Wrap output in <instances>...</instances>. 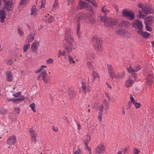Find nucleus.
Segmentation results:
<instances>
[{
	"instance_id": "f257e3e1",
	"label": "nucleus",
	"mask_w": 154,
	"mask_h": 154,
	"mask_svg": "<svg viewBox=\"0 0 154 154\" xmlns=\"http://www.w3.org/2000/svg\"><path fill=\"white\" fill-rule=\"evenodd\" d=\"M87 12L84 13H82L79 16H78L77 18V22L80 23L79 21L82 18L86 22L93 23L94 22V20L92 18V16L94 14V11L92 8H90L87 9Z\"/></svg>"
},
{
	"instance_id": "f03ea898",
	"label": "nucleus",
	"mask_w": 154,
	"mask_h": 154,
	"mask_svg": "<svg viewBox=\"0 0 154 154\" xmlns=\"http://www.w3.org/2000/svg\"><path fill=\"white\" fill-rule=\"evenodd\" d=\"M65 39L66 42L65 48L68 52H71L72 50V43L73 42V39L71 37V34L69 30L65 31Z\"/></svg>"
},
{
	"instance_id": "7ed1b4c3",
	"label": "nucleus",
	"mask_w": 154,
	"mask_h": 154,
	"mask_svg": "<svg viewBox=\"0 0 154 154\" xmlns=\"http://www.w3.org/2000/svg\"><path fill=\"white\" fill-rule=\"evenodd\" d=\"M100 21L104 23L105 26L110 27L116 26L118 22V20L117 19L109 18L106 16L100 17Z\"/></svg>"
},
{
	"instance_id": "20e7f679",
	"label": "nucleus",
	"mask_w": 154,
	"mask_h": 154,
	"mask_svg": "<svg viewBox=\"0 0 154 154\" xmlns=\"http://www.w3.org/2000/svg\"><path fill=\"white\" fill-rule=\"evenodd\" d=\"M92 41L95 43L94 46L97 53L101 54L103 51L101 40L98 38L97 36H95L93 37Z\"/></svg>"
},
{
	"instance_id": "39448f33",
	"label": "nucleus",
	"mask_w": 154,
	"mask_h": 154,
	"mask_svg": "<svg viewBox=\"0 0 154 154\" xmlns=\"http://www.w3.org/2000/svg\"><path fill=\"white\" fill-rule=\"evenodd\" d=\"M132 25L137 33L140 32L143 29V25L142 21L138 20H134L132 23Z\"/></svg>"
},
{
	"instance_id": "423d86ee",
	"label": "nucleus",
	"mask_w": 154,
	"mask_h": 154,
	"mask_svg": "<svg viewBox=\"0 0 154 154\" xmlns=\"http://www.w3.org/2000/svg\"><path fill=\"white\" fill-rule=\"evenodd\" d=\"M47 73L45 70H43L40 74L39 75L37 79L38 80L42 79L44 82L45 83H48L50 80V78L49 77L47 76Z\"/></svg>"
},
{
	"instance_id": "0eeeda50",
	"label": "nucleus",
	"mask_w": 154,
	"mask_h": 154,
	"mask_svg": "<svg viewBox=\"0 0 154 154\" xmlns=\"http://www.w3.org/2000/svg\"><path fill=\"white\" fill-rule=\"evenodd\" d=\"M128 72L131 73L132 75H134L133 76L135 75L136 77V75L135 72L139 71L141 69L140 66L138 64L134 66L133 67L130 66L127 68Z\"/></svg>"
},
{
	"instance_id": "6e6552de",
	"label": "nucleus",
	"mask_w": 154,
	"mask_h": 154,
	"mask_svg": "<svg viewBox=\"0 0 154 154\" xmlns=\"http://www.w3.org/2000/svg\"><path fill=\"white\" fill-rule=\"evenodd\" d=\"M149 13V9L147 7H144L142 8L141 10L139 11V18H143Z\"/></svg>"
},
{
	"instance_id": "1a4fd4ad",
	"label": "nucleus",
	"mask_w": 154,
	"mask_h": 154,
	"mask_svg": "<svg viewBox=\"0 0 154 154\" xmlns=\"http://www.w3.org/2000/svg\"><path fill=\"white\" fill-rule=\"evenodd\" d=\"M13 0H3V3L6 9L8 11H11L13 5Z\"/></svg>"
},
{
	"instance_id": "9d476101",
	"label": "nucleus",
	"mask_w": 154,
	"mask_h": 154,
	"mask_svg": "<svg viewBox=\"0 0 154 154\" xmlns=\"http://www.w3.org/2000/svg\"><path fill=\"white\" fill-rule=\"evenodd\" d=\"M122 14L124 17H127L130 20H133L134 18V13L131 11L124 10L123 11Z\"/></svg>"
},
{
	"instance_id": "9b49d317",
	"label": "nucleus",
	"mask_w": 154,
	"mask_h": 154,
	"mask_svg": "<svg viewBox=\"0 0 154 154\" xmlns=\"http://www.w3.org/2000/svg\"><path fill=\"white\" fill-rule=\"evenodd\" d=\"M17 140V137L15 135L11 136L7 139V143L9 146L14 145L15 144Z\"/></svg>"
},
{
	"instance_id": "f8f14e48",
	"label": "nucleus",
	"mask_w": 154,
	"mask_h": 154,
	"mask_svg": "<svg viewBox=\"0 0 154 154\" xmlns=\"http://www.w3.org/2000/svg\"><path fill=\"white\" fill-rule=\"evenodd\" d=\"M137 80V78L135 75H132L127 80L125 83V85L127 87H129L132 86L135 81Z\"/></svg>"
},
{
	"instance_id": "ddd939ff",
	"label": "nucleus",
	"mask_w": 154,
	"mask_h": 154,
	"mask_svg": "<svg viewBox=\"0 0 154 154\" xmlns=\"http://www.w3.org/2000/svg\"><path fill=\"white\" fill-rule=\"evenodd\" d=\"M91 139V137L88 135L86 136V140H85L84 141L85 145V148L87 150L89 154H92V152L91 149L88 146V144L89 143V141Z\"/></svg>"
},
{
	"instance_id": "4468645a",
	"label": "nucleus",
	"mask_w": 154,
	"mask_h": 154,
	"mask_svg": "<svg viewBox=\"0 0 154 154\" xmlns=\"http://www.w3.org/2000/svg\"><path fill=\"white\" fill-rule=\"evenodd\" d=\"M105 150V147L103 145L100 144L96 148V152L99 154H103Z\"/></svg>"
},
{
	"instance_id": "2eb2a0df",
	"label": "nucleus",
	"mask_w": 154,
	"mask_h": 154,
	"mask_svg": "<svg viewBox=\"0 0 154 154\" xmlns=\"http://www.w3.org/2000/svg\"><path fill=\"white\" fill-rule=\"evenodd\" d=\"M88 4L85 2L80 0L79 2L78 6L77 8V10L87 8L88 6Z\"/></svg>"
},
{
	"instance_id": "dca6fc26",
	"label": "nucleus",
	"mask_w": 154,
	"mask_h": 154,
	"mask_svg": "<svg viewBox=\"0 0 154 154\" xmlns=\"http://www.w3.org/2000/svg\"><path fill=\"white\" fill-rule=\"evenodd\" d=\"M116 34L126 38L127 36L129 34V32L125 30L121 29L117 30L116 31Z\"/></svg>"
},
{
	"instance_id": "f3484780",
	"label": "nucleus",
	"mask_w": 154,
	"mask_h": 154,
	"mask_svg": "<svg viewBox=\"0 0 154 154\" xmlns=\"http://www.w3.org/2000/svg\"><path fill=\"white\" fill-rule=\"evenodd\" d=\"M98 77V75L95 71H93L91 74L89 75L88 77V81L90 82H94L95 79Z\"/></svg>"
},
{
	"instance_id": "a211bd4d",
	"label": "nucleus",
	"mask_w": 154,
	"mask_h": 154,
	"mask_svg": "<svg viewBox=\"0 0 154 154\" xmlns=\"http://www.w3.org/2000/svg\"><path fill=\"white\" fill-rule=\"evenodd\" d=\"M39 44V43L38 41H35L32 43L31 48L33 52H36Z\"/></svg>"
},
{
	"instance_id": "6ab92c4d",
	"label": "nucleus",
	"mask_w": 154,
	"mask_h": 154,
	"mask_svg": "<svg viewBox=\"0 0 154 154\" xmlns=\"http://www.w3.org/2000/svg\"><path fill=\"white\" fill-rule=\"evenodd\" d=\"M107 69L109 72V75L112 79L114 78V71L113 68L111 65H107Z\"/></svg>"
},
{
	"instance_id": "aec40b11",
	"label": "nucleus",
	"mask_w": 154,
	"mask_h": 154,
	"mask_svg": "<svg viewBox=\"0 0 154 154\" xmlns=\"http://www.w3.org/2000/svg\"><path fill=\"white\" fill-rule=\"evenodd\" d=\"M68 92L69 98L71 99H74L76 96V94L74 89L72 88L69 89Z\"/></svg>"
},
{
	"instance_id": "412c9836",
	"label": "nucleus",
	"mask_w": 154,
	"mask_h": 154,
	"mask_svg": "<svg viewBox=\"0 0 154 154\" xmlns=\"http://www.w3.org/2000/svg\"><path fill=\"white\" fill-rule=\"evenodd\" d=\"M130 23L128 21L122 20L120 22L119 26L121 27L127 28L130 26Z\"/></svg>"
},
{
	"instance_id": "4be33fe9",
	"label": "nucleus",
	"mask_w": 154,
	"mask_h": 154,
	"mask_svg": "<svg viewBox=\"0 0 154 154\" xmlns=\"http://www.w3.org/2000/svg\"><path fill=\"white\" fill-rule=\"evenodd\" d=\"M153 82V77L150 74H148L146 77V83L147 85H150Z\"/></svg>"
},
{
	"instance_id": "5701e85b",
	"label": "nucleus",
	"mask_w": 154,
	"mask_h": 154,
	"mask_svg": "<svg viewBox=\"0 0 154 154\" xmlns=\"http://www.w3.org/2000/svg\"><path fill=\"white\" fill-rule=\"evenodd\" d=\"M35 34L34 32H32L27 37L26 40V42L29 43L32 42L34 39Z\"/></svg>"
},
{
	"instance_id": "b1692460",
	"label": "nucleus",
	"mask_w": 154,
	"mask_h": 154,
	"mask_svg": "<svg viewBox=\"0 0 154 154\" xmlns=\"http://www.w3.org/2000/svg\"><path fill=\"white\" fill-rule=\"evenodd\" d=\"M5 12L3 10H0V20L2 23H3L4 19L6 17Z\"/></svg>"
},
{
	"instance_id": "393cba45",
	"label": "nucleus",
	"mask_w": 154,
	"mask_h": 154,
	"mask_svg": "<svg viewBox=\"0 0 154 154\" xmlns=\"http://www.w3.org/2000/svg\"><path fill=\"white\" fill-rule=\"evenodd\" d=\"M45 20L49 23H52L54 20V17L52 16H50L49 14H48L47 15H46L44 18Z\"/></svg>"
},
{
	"instance_id": "a878e982",
	"label": "nucleus",
	"mask_w": 154,
	"mask_h": 154,
	"mask_svg": "<svg viewBox=\"0 0 154 154\" xmlns=\"http://www.w3.org/2000/svg\"><path fill=\"white\" fill-rule=\"evenodd\" d=\"M30 134L32 143L34 144H35L36 143V137L37 134L36 133H32Z\"/></svg>"
},
{
	"instance_id": "bb28decb",
	"label": "nucleus",
	"mask_w": 154,
	"mask_h": 154,
	"mask_svg": "<svg viewBox=\"0 0 154 154\" xmlns=\"http://www.w3.org/2000/svg\"><path fill=\"white\" fill-rule=\"evenodd\" d=\"M6 79L8 82H11L13 77L11 73L10 72H8L6 73Z\"/></svg>"
},
{
	"instance_id": "cd10ccee",
	"label": "nucleus",
	"mask_w": 154,
	"mask_h": 154,
	"mask_svg": "<svg viewBox=\"0 0 154 154\" xmlns=\"http://www.w3.org/2000/svg\"><path fill=\"white\" fill-rule=\"evenodd\" d=\"M137 33L141 35L144 38H148L150 35V34L147 32H143V29L141 30L140 32H138Z\"/></svg>"
},
{
	"instance_id": "c85d7f7f",
	"label": "nucleus",
	"mask_w": 154,
	"mask_h": 154,
	"mask_svg": "<svg viewBox=\"0 0 154 154\" xmlns=\"http://www.w3.org/2000/svg\"><path fill=\"white\" fill-rule=\"evenodd\" d=\"M80 27V23H78L77 24V26L76 27V31L77 35L79 38L81 37Z\"/></svg>"
},
{
	"instance_id": "c756f323",
	"label": "nucleus",
	"mask_w": 154,
	"mask_h": 154,
	"mask_svg": "<svg viewBox=\"0 0 154 154\" xmlns=\"http://www.w3.org/2000/svg\"><path fill=\"white\" fill-rule=\"evenodd\" d=\"M37 14V9L35 6H33L31 9V15H33V16H35Z\"/></svg>"
},
{
	"instance_id": "7c9ffc66",
	"label": "nucleus",
	"mask_w": 154,
	"mask_h": 154,
	"mask_svg": "<svg viewBox=\"0 0 154 154\" xmlns=\"http://www.w3.org/2000/svg\"><path fill=\"white\" fill-rule=\"evenodd\" d=\"M125 75V74L123 73H119L117 74L116 75L114 74V78L115 77L117 79H122Z\"/></svg>"
},
{
	"instance_id": "2f4dec72",
	"label": "nucleus",
	"mask_w": 154,
	"mask_h": 154,
	"mask_svg": "<svg viewBox=\"0 0 154 154\" xmlns=\"http://www.w3.org/2000/svg\"><path fill=\"white\" fill-rule=\"evenodd\" d=\"M154 20V18L152 16H148L146 19H145V21L147 22L148 24H151Z\"/></svg>"
},
{
	"instance_id": "473e14b6",
	"label": "nucleus",
	"mask_w": 154,
	"mask_h": 154,
	"mask_svg": "<svg viewBox=\"0 0 154 154\" xmlns=\"http://www.w3.org/2000/svg\"><path fill=\"white\" fill-rule=\"evenodd\" d=\"M81 89L84 93L86 94L87 89L86 88V83L85 82H83L82 83Z\"/></svg>"
},
{
	"instance_id": "72a5a7b5",
	"label": "nucleus",
	"mask_w": 154,
	"mask_h": 154,
	"mask_svg": "<svg viewBox=\"0 0 154 154\" xmlns=\"http://www.w3.org/2000/svg\"><path fill=\"white\" fill-rule=\"evenodd\" d=\"M87 66L90 70H92L94 69L93 66L90 61H88L86 63Z\"/></svg>"
},
{
	"instance_id": "f704fd0d",
	"label": "nucleus",
	"mask_w": 154,
	"mask_h": 154,
	"mask_svg": "<svg viewBox=\"0 0 154 154\" xmlns=\"http://www.w3.org/2000/svg\"><path fill=\"white\" fill-rule=\"evenodd\" d=\"M29 1V0H21L20 1L19 4V6L20 7H22L24 5L26 4V2Z\"/></svg>"
},
{
	"instance_id": "c9c22d12",
	"label": "nucleus",
	"mask_w": 154,
	"mask_h": 154,
	"mask_svg": "<svg viewBox=\"0 0 154 154\" xmlns=\"http://www.w3.org/2000/svg\"><path fill=\"white\" fill-rule=\"evenodd\" d=\"M7 113V110L4 108H1L0 109V114L3 115H6Z\"/></svg>"
},
{
	"instance_id": "e433bc0d",
	"label": "nucleus",
	"mask_w": 154,
	"mask_h": 154,
	"mask_svg": "<svg viewBox=\"0 0 154 154\" xmlns=\"http://www.w3.org/2000/svg\"><path fill=\"white\" fill-rule=\"evenodd\" d=\"M30 45L29 44H25L23 47V51L24 52H26L27 50L30 48Z\"/></svg>"
},
{
	"instance_id": "4c0bfd02",
	"label": "nucleus",
	"mask_w": 154,
	"mask_h": 154,
	"mask_svg": "<svg viewBox=\"0 0 154 154\" xmlns=\"http://www.w3.org/2000/svg\"><path fill=\"white\" fill-rule=\"evenodd\" d=\"M68 61L69 63L71 64H74L75 63V62L74 61V59L71 56L69 55L68 56Z\"/></svg>"
},
{
	"instance_id": "58836bf2",
	"label": "nucleus",
	"mask_w": 154,
	"mask_h": 154,
	"mask_svg": "<svg viewBox=\"0 0 154 154\" xmlns=\"http://www.w3.org/2000/svg\"><path fill=\"white\" fill-rule=\"evenodd\" d=\"M104 106L103 105H101L99 107V114H103Z\"/></svg>"
},
{
	"instance_id": "ea45409f",
	"label": "nucleus",
	"mask_w": 154,
	"mask_h": 154,
	"mask_svg": "<svg viewBox=\"0 0 154 154\" xmlns=\"http://www.w3.org/2000/svg\"><path fill=\"white\" fill-rule=\"evenodd\" d=\"M29 106L33 110V112H36V110L35 109V104L34 103H32L30 104Z\"/></svg>"
},
{
	"instance_id": "a19ab883",
	"label": "nucleus",
	"mask_w": 154,
	"mask_h": 154,
	"mask_svg": "<svg viewBox=\"0 0 154 154\" xmlns=\"http://www.w3.org/2000/svg\"><path fill=\"white\" fill-rule=\"evenodd\" d=\"M101 11L102 12L105 14L108 13L109 11L108 10L105 8V7H102Z\"/></svg>"
},
{
	"instance_id": "79ce46f5",
	"label": "nucleus",
	"mask_w": 154,
	"mask_h": 154,
	"mask_svg": "<svg viewBox=\"0 0 154 154\" xmlns=\"http://www.w3.org/2000/svg\"><path fill=\"white\" fill-rule=\"evenodd\" d=\"M64 53L63 52L60 50H59L57 54V56L58 57H59L62 56H63L64 55Z\"/></svg>"
},
{
	"instance_id": "37998d69",
	"label": "nucleus",
	"mask_w": 154,
	"mask_h": 154,
	"mask_svg": "<svg viewBox=\"0 0 154 154\" xmlns=\"http://www.w3.org/2000/svg\"><path fill=\"white\" fill-rule=\"evenodd\" d=\"M54 60L52 58L46 60L47 64H50L54 63Z\"/></svg>"
},
{
	"instance_id": "c03bdc74",
	"label": "nucleus",
	"mask_w": 154,
	"mask_h": 154,
	"mask_svg": "<svg viewBox=\"0 0 154 154\" xmlns=\"http://www.w3.org/2000/svg\"><path fill=\"white\" fill-rule=\"evenodd\" d=\"M18 32L20 36H23L24 34V33L22 31L21 28H19L18 29Z\"/></svg>"
},
{
	"instance_id": "a18cd8bd",
	"label": "nucleus",
	"mask_w": 154,
	"mask_h": 154,
	"mask_svg": "<svg viewBox=\"0 0 154 154\" xmlns=\"http://www.w3.org/2000/svg\"><path fill=\"white\" fill-rule=\"evenodd\" d=\"M5 61L7 64L9 65H11L13 63V61L11 59L7 60Z\"/></svg>"
},
{
	"instance_id": "49530a36",
	"label": "nucleus",
	"mask_w": 154,
	"mask_h": 154,
	"mask_svg": "<svg viewBox=\"0 0 154 154\" xmlns=\"http://www.w3.org/2000/svg\"><path fill=\"white\" fill-rule=\"evenodd\" d=\"M140 152V151L137 148L134 149L133 151V154H138Z\"/></svg>"
},
{
	"instance_id": "de8ad7c7",
	"label": "nucleus",
	"mask_w": 154,
	"mask_h": 154,
	"mask_svg": "<svg viewBox=\"0 0 154 154\" xmlns=\"http://www.w3.org/2000/svg\"><path fill=\"white\" fill-rule=\"evenodd\" d=\"M103 103L105 105L106 107V108L108 109L109 108V103L108 101L106 100H105L103 101Z\"/></svg>"
},
{
	"instance_id": "09e8293b",
	"label": "nucleus",
	"mask_w": 154,
	"mask_h": 154,
	"mask_svg": "<svg viewBox=\"0 0 154 154\" xmlns=\"http://www.w3.org/2000/svg\"><path fill=\"white\" fill-rule=\"evenodd\" d=\"M130 99L131 100L130 101L133 104H134V103L135 102V100L133 97L132 95H130Z\"/></svg>"
},
{
	"instance_id": "8fccbe9b",
	"label": "nucleus",
	"mask_w": 154,
	"mask_h": 154,
	"mask_svg": "<svg viewBox=\"0 0 154 154\" xmlns=\"http://www.w3.org/2000/svg\"><path fill=\"white\" fill-rule=\"evenodd\" d=\"M21 93L20 91H19L18 92H17L15 94L13 93V96L16 97H18L21 94Z\"/></svg>"
},
{
	"instance_id": "3c124183",
	"label": "nucleus",
	"mask_w": 154,
	"mask_h": 154,
	"mask_svg": "<svg viewBox=\"0 0 154 154\" xmlns=\"http://www.w3.org/2000/svg\"><path fill=\"white\" fill-rule=\"evenodd\" d=\"M134 104L135 107L136 109L139 108L140 106V104L139 103L135 102L134 103Z\"/></svg>"
},
{
	"instance_id": "603ef678",
	"label": "nucleus",
	"mask_w": 154,
	"mask_h": 154,
	"mask_svg": "<svg viewBox=\"0 0 154 154\" xmlns=\"http://www.w3.org/2000/svg\"><path fill=\"white\" fill-rule=\"evenodd\" d=\"M45 2L46 0H42L41 2V5L40 6V8H43L44 7Z\"/></svg>"
},
{
	"instance_id": "864d4df0",
	"label": "nucleus",
	"mask_w": 154,
	"mask_h": 154,
	"mask_svg": "<svg viewBox=\"0 0 154 154\" xmlns=\"http://www.w3.org/2000/svg\"><path fill=\"white\" fill-rule=\"evenodd\" d=\"M24 99L25 97H21L18 98L17 99V101H18V102H20L23 100Z\"/></svg>"
},
{
	"instance_id": "5fc2aeb1",
	"label": "nucleus",
	"mask_w": 154,
	"mask_h": 154,
	"mask_svg": "<svg viewBox=\"0 0 154 154\" xmlns=\"http://www.w3.org/2000/svg\"><path fill=\"white\" fill-rule=\"evenodd\" d=\"M81 153V150L79 149L78 148L74 153V154H80Z\"/></svg>"
},
{
	"instance_id": "6e6d98bb",
	"label": "nucleus",
	"mask_w": 154,
	"mask_h": 154,
	"mask_svg": "<svg viewBox=\"0 0 154 154\" xmlns=\"http://www.w3.org/2000/svg\"><path fill=\"white\" fill-rule=\"evenodd\" d=\"M14 110L17 113H19L20 112V109L19 108H15Z\"/></svg>"
},
{
	"instance_id": "4d7b16f0",
	"label": "nucleus",
	"mask_w": 154,
	"mask_h": 154,
	"mask_svg": "<svg viewBox=\"0 0 154 154\" xmlns=\"http://www.w3.org/2000/svg\"><path fill=\"white\" fill-rule=\"evenodd\" d=\"M52 130L54 131L57 132L58 131V129L56 127L53 126L52 127Z\"/></svg>"
},
{
	"instance_id": "13d9d810",
	"label": "nucleus",
	"mask_w": 154,
	"mask_h": 154,
	"mask_svg": "<svg viewBox=\"0 0 154 154\" xmlns=\"http://www.w3.org/2000/svg\"><path fill=\"white\" fill-rule=\"evenodd\" d=\"M103 114H99V115L98 117V119L100 121H101L102 120V116Z\"/></svg>"
},
{
	"instance_id": "bf43d9fd",
	"label": "nucleus",
	"mask_w": 154,
	"mask_h": 154,
	"mask_svg": "<svg viewBox=\"0 0 154 154\" xmlns=\"http://www.w3.org/2000/svg\"><path fill=\"white\" fill-rule=\"evenodd\" d=\"M29 131L30 134H31L32 133H35L34 131V129L33 128H30L29 130Z\"/></svg>"
},
{
	"instance_id": "052dcab7",
	"label": "nucleus",
	"mask_w": 154,
	"mask_h": 154,
	"mask_svg": "<svg viewBox=\"0 0 154 154\" xmlns=\"http://www.w3.org/2000/svg\"><path fill=\"white\" fill-rule=\"evenodd\" d=\"M137 7L140 8H142L143 5L141 3H139L137 5Z\"/></svg>"
},
{
	"instance_id": "680f3d73",
	"label": "nucleus",
	"mask_w": 154,
	"mask_h": 154,
	"mask_svg": "<svg viewBox=\"0 0 154 154\" xmlns=\"http://www.w3.org/2000/svg\"><path fill=\"white\" fill-rule=\"evenodd\" d=\"M57 5L58 3L55 2L53 5V8H54L56 7L57 6Z\"/></svg>"
},
{
	"instance_id": "e2e57ef3",
	"label": "nucleus",
	"mask_w": 154,
	"mask_h": 154,
	"mask_svg": "<svg viewBox=\"0 0 154 154\" xmlns=\"http://www.w3.org/2000/svg\"><path fill=\"white\" fill-rule=\"evenodd\" d=\"M106 85L107 86V87L109 88H110V89L112 87H111V85L109 84L107 82H106Z\"/></svg>"
},
{
	"instance_id": "0e129e2a",
	"label": "nucleus",
	"mask_w": 154,
	"mask_h": 154,
	"mask_svg": "<svg viewBox=\"0 0 154 154\" xmlns=\"http://www.w3.org/2000/svg\"><path fill=\"white\" fill-rule=\"evenodd\" d=\"M131 102L130 101H129L128 103V108H130L131 107Z\"/></svg>"
},
{
	"instance_id": "69168bd1",
	"label": "nucleus",
	"mask_w": 154,
	"mask_h": 154,
	"mask_svg": "<svg viewBox=\"0 0 154 154\" xmlns=\"http://www.w3.org/2000/svg\"><path fill=\"white\" fill-rule=\"evenodd\" d=\"M77 125L78 126V129L79 130L81 128H80V127H81V125H80L79 124V123H77Z\"/></svg>"
},
{
	"instance_id": "338daca9",
	"label": "nucleus",
	"mask_w": 154,
	"mask_h": 154,
	"mask_svg": "<svg viewBox=\"0 0 154 154\" xmlns=\"http://www.w3.org/2000/svg\"><path fill=\"white\" fill-rule=\"evenodd\" d=\"M12 101L13 102H16V101H17V99H15V98H12Z\"/></svg>"
},
{
	"instance_id": "774afa93",
	"label": "nucleus",
	"mask_w": 154,
	"mask_h": 154,
	"mask_svg": "<svg viewBox=\"0 0 154 154\" xmlns=\"http://www.w3.org/2000/svg\"><path fill=\"white\" fill-rule=\"evenodd\" d=\"M41 70L38 69L35 71V73H38L41 72Z\"/></svg>"
}]
</instances>
